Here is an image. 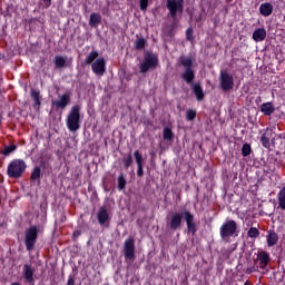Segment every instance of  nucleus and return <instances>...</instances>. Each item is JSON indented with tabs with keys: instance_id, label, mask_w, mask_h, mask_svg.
Listing matches in <instances>:
<instances>
[{
	"instance_id": "nucleus-1",
	"label": "nucleus",
	"mask_w": 285,
	"mask_h": 285,
	"mask_svg": "<svg viewBox=\"0 0 285 285\" xmlns=\"http://www.w3.org/2000/svg\"><path fill=\"white\" fill-rule=\"evenodd\" d=\"M66 125L70 132H77L81 128V107L79 105L71 107L67 115Z\"/></svg>"
},
{
	"instance_id": "nucleus-2",
	"label": "nucleus",
	"mask_w": 285,
	"mask_h": 285,
	"mask_svg": "<svg viewBox=\"0 0 285 285\" xmlns=\"http://www.w3.org/2000/svg\"><path fill=\"white\" fill-rule=\"evenodd\" d=\"M26 161L21 159H14L9 164L7 175L11 177V179H19V177L26 173Z\"/></svg>"
},
{
	"instance_id": "nucleus-3",
	"label": "nucleus",
	"mask_w": 285,
	"mask_h": 285,
	"mask_svg": "<svg viewBox=\"0 0 285 285\" xmlns=\"http://www.w3.org/2000/svg\"><path fill=\"white\" fill-rule=\"evenodd\" d=\"M179 63L185 68L181 77L186 83H190L195 79V71L193 70V59L188 56H183L179 58Z\"/></svg>"
},
{
	"instance_id": "nucleus-4",
	"label": "nucleus",
	"mask_w": 285,
	"mask_h": 285,
	"mask_svg": "<svg viewBox=\"0 0 285 285\" xmlns=\"http://www.w3.org/2000/svg\"><path fill=\"white\" fill-rule=\"evenodd\" d=\"M159 63V60L153 52H147L144 57V60L138 65L139 70L141 73L148 72L149 70H155L157 68V65Z\"/></svg>"
},
{
	"instance_id": "nucleus-5",
	"label": "nucleus",
	"mask_w": 285,
	"mask_h": 285,
	"mask_svg": "<svg viewBox=\"0 0 285 285\" xmlns=\"http://www.w3.org/2000/svg\"><path fill=\"white\" fill-rule=\"evenodd\" d=\"M37 236H38L37 226H31L26 230L24 244H26L27 250L35 249V244H37Z\"/></svg>"
},
{
	"instance_id": "nucleus-6",
	"label": "nucleus",
	"mask_w": 285,
	"mask_h": 285,
	"mask_svg": "<svg viewBox=\"0 0 285 285\" xmlns=\"http://www.w3.org/2000/svg\"><path fill=\"white\" fill-rule=\"evenodd\" d=\"M237 232V223L235 220H227L220 227L222 239H227V237H233Z\"/></svg>"
},
{
	"instance_id": "nucleus-7",
	"label": "nucleus",
	"mask_w": 285,
	"mask_h": 285,
	"mask_svg": "<svg viewBox=\"0 0 285 285\" xmlns=\"http://www.w3.org/2000/svg\"><path fill=\"white\" fill-rule=\"evenodd\" d=\"M71 97L72 95L70 92L59 95L58 99L52 101L53 108H56V110L66 109L67 106H70Z\"/></svg>"
},
{
	"instance_id": "nucleus-8",
	"label": "nucleus",
	"mask_w": 285,
	"mask_h": 285,
	"mask_svg": "<svg viewBox=\"0 0 285 285\" xmlns=\"http://www.w3.org/2000/svg\"><path fill=\"white\" fill-rule=\"evenodd\" d=\"M167 9L170 12V17L175 19L177 12H184V0H167Z\"/></svg>"
},
{
	"instance_id": "nucleus-9",
	"label": "nucleus",
	"mask_w": 285,
	"mask_h": 285,
	"mask_svg": "<svg viewBox=\"0 0 285 285\" xmlns=\"http://www.w3.org/2000/svg\"><path fill=\"white\" fill-rule=\"evenodd\" d=\"M219 83L223 90H233V86H234L233 75H229L226 71H222Z\"/></svg>"
},
{
	"instance_id": "nucleus-10",
	"label": "nucleus",
	"mask_w": 285,
	"mask_h": 285,
	"mask_svg": "<svg viewBox=\"0 0 285 285\" xmlns=\"http://www.w3.org/2000/svg\"><path fill=\"white\" fill-rule=\"evenodd\" d=\"M124 255L126 259L132 262L135 259V239L129 238L124 244Z\"/></svg>"
},
{
	"instance_id": "nucleus-11",
	"label": "nucleus",
	"mask_w": 285,
	"mask_h": 285,
	"mask_svg": "<svg viewBox=\"0 0 285 285\" xmlns=\"http://www.w3.org/2000/svg\"><path fill=\"white\" fill-rule=\"evenodd\" d=\"M92 72L98 77H104L106 72V60L104 58H98L91 65Z\"/></svg>"
},
{
	"instance_id": "nucleus-12",
	"label": "nucleus",
	"mask_w": 285,
	"mask_h": 285,
	"mask_svg": "<svg viewBox=\"0 0 285 285\" xmlns=\"http://www.w3.org/2000/svg\"><path fill=\"white\" fill-rule=\"evenodd\" d=\"M183 215H184L185 222L187 224L188 233H191V235H195L197 233V225L195 224V215H193L188 210L184 212Z\"/></svg>"
},
{
	"instance_id": "nucleus-13",
	"label": "nucleus",
	"mask_w": 285,
	"mask_h": 285,
	"mask_svg": "<svg viewBox=\"0 0 285 285\" xmlns=\"http://www.w3.org/2000/svg\"><path fill=\"white\" fill-rule=\"evenodd\" d=\"M169 228L170 230H180L181 229V214L174 213L169 217Z\"/></svg>"
},
{
	"instance_id": "nucleus-14",
	"label": "nucleus",
	"mask_w": 285,
	"mask_h": 285,
	"mask_svg": "<svg viewBox=\"0 0 285 285\" xmlns=\"http://www.w3.org/2000/svg\"><path fill=\"white\" fill-rule=\"evenodd\" d=\"M97 219L100 226H108V222H110V216L108 215V210L105 209V207L99 208Z\"/></svg>"
},
{
	"instance_id": "nucleus-15",
	"label": "nucleus",
	"mask_w": 285,
	"mask_h": 285,
	"mask_svg": "<svg viewBox=\"0 0 285 285\" xmlns=\"http://www.w3.org/2000/svg\"><path fill=\"white\" fill-rule=\"evenodd\" d=\"M271 137H273V130L265 129L261 137V144L264 148H271Z\"/></svg>"
},
{
	"instance_id": "nucleus-16",
	"label": "nucleus",
	"mask_w": 285,
	"mask_h": 285,
	"mask_svg": "<svg viewBox=\"0 0 285 285\" xmlns=\"http://www.w3.org/2000/svg\"><path fill=\"white\" fill-rule=\"evenodd\" d=\"M35 269H32V266L30 265H24L23 266V277L28 284H32L35 282Z\"/></svg>"
},
{
	"instance_id": "nucleus-17",
	"label": "nucleus",
	"mask_w": 285,
	"mask_h": 285,
	"mask_svg": "<svg viewBox=\"0 0 285 285\" xmlns=\"http://www.w3.org/2000/svg\"><path fill=\"white\" fill-rule=\"evenodd\" d=\"M257 259H259V268H265L268 266V262H271V256L266 252H259Z\"/></svg>"
},
{
	"instance_id": "nucleus-18",
	"label": "nucleus",
	"mask_w": 285,
	"mask_h": 285,
	"mask_svg": "<svg viewBox=\"0 0 285 285\" xmlns=\"http://www.w3.org/2000/svg\"><path fill=\"white\" fill-rule=\"evenodd\" d=\"M259 12L263 17H271L273 14V4L265 2L259 7Z\"/></svg>"
},
{
	"instance_id": "nucleus-19",
	"label": "nucleus",
	"mask_w": 285,
	"mask_h": 285,
	"mask_svg": "<svg viewBox=\"0 0 285 285\" xmlns=\"http://www.w3.org/2000/svg\"><path fill=\"white\" fill-rule=\"evenodd\" d=\"M261 112H263V115H266L267 117H271V115L275 112V106H273V102H264L261 106Z\"/></svg>"
},
{
	"instance_id": "nucleus-20",
	"label": "nucleus",
	"mask_w": 285,
	"mask_h": 285,
	"mask_svg": "<svg viewBox=\"0 0 285 285\" xmlns=\"http://www.w3.org/2000/svg\"><path fill=\"white\" fill-rule=\"evenodd\" d=\"M253 39L256 42L264 41L266 39V29L258 28L253 32Z\"/></svg>"
},
{
	"instance_id": "nucleus-21",
	"label": "nucleus",
	"mask_w": 285,
	"mask_h": 285,
	"mask_svg": "<svg viewBox=\"0 0 285 285\" xmlns=\"http://www.w3.org/2000/svg\"><path fill=\"white\" fill-rule=\"evenodd\" d=\"M279 242V236L275 232H269L267 235V246L273 247Z\"/></svg>"
},
{
	"instance_id": "nucleus-22",
	"label": "nucleus",
	"mask_w": 285,
	"mask_h": 285,
	"mask_svg": "<svg viewBox=\"0 0 285 285\" xmlns=\"http://www.w3.org/2000/svg\"><path fill=\"white\" fill-rule=\"evenodd\" d=\"M193 91L194 95L196 96L197 101H202L204 99V89H202V86L194 83Z\"/></svg>"
},
{
	"instance_id": "nucleus-23",
	"label": "nucleus",
	"mask_w": 285,
	"mask_h": 285,
	"mask_svg": "<svg viewBox=\"0 0 285 285\" xmlns=\"http://www.w3.org/2000/svg\"><path fill=\"white\" fill-rule=\"evenodd\" d=\"M101 23V16L99 13H91L90 14V20H89V26L91 28H97Z\"/></svg>"
},
{
	"instance_id": "nucleus-24",
	"label": "nucleus",
	"mask_w": 285,
	"mask_h": 285,
	"mask_svg": "<svg viewBox=\"0 0 285 285\" xmlns=\"http://www.w3.org/2000/svg\"><path fill=\"white\" fill-rule=\"evenodd\" d=\"M97 57H99V52H97V51H91V52H89L88 55H87V57H86V59H85V63H87V65H92L94 63V61L97 59Z\"/></svg>"
},
{
	"instance_id": "nucleus-25",
	"label": "nucleus",
	"mask_w": 285,
	"mask_h": 285,
	"mask_svg": "<svg viewBox=\"0 0 285 285\" xmlns=\"http://www.w3.org/2000/svg\"><path fill=\"white\" fill-rule=\"evenodd\" d=\"M278 205L282 210H285V187H283L278 193Z\"/></svg>"
},
{
	"instance_id": "nucleus-26",
	"label": "nucleus",
	"mask_w": 285,
	"mask_h": 285,
	"mask_svg": "<svg viewBox=\"0 0 285 285\" xmlns=\"http://www.w3.org/2000/svg\"><path fill=\"white\" fill-rule=\"evenodd\" d=\"M53 63L56 68H63V66H66V58H63V56H56L53 58Z\"/></svg>"
},
{
	"instance_id": "nucleus-27",
	"label": "nucleus",
	"mask_w": 285,
	"mask_h": 285,
	"mask_svg": "<svg viewBox=\"0 0 285 285\" xmlns=\"http://www.w3.org/2000/svg\"><path fill=\"white\" fill-rule=\"evenodd\" d=\"M135 48L136 50H144V48H146V39L142 37L137 38L135 41Z\"/></svg>"
},
{
	"instance_id": "nucleus-28",
	"label": "nucleus",
	"mask_w": 285,
	"mask_h": 285,
	"mask_svg": "<svg viewBox=\"0 0 285 285\" xmlns=\"http://www.w3.org/2000/svg\"><path fill=\"white\" fill-rule=\"evenodd\" d=\"M31 97L33 99V106L35 108H39L41 106V101L39 100V91L37 90H31Z\"/></svg>"
},
{
	"instance_id": "nucleus-29",
	"label": "nucleus",
	"mask_w": 285,
	"mask_h": 285,
	"mask_svg": "<svg viewBox=\"0 0 285 285\" xmlns=\"http://www.w3.org/2000/svg\"><path fill=\"white\" fill-rule=\"evenodd\" d=\"M41 177V168L40 167H35L32 173H31V180L37 181Z\"/></svg>"
},
{
	"instance_id": "nucleus-30",
	"label": "nucleus",
	"mask_w": 285,
	"mask_h": 285,
	"mask_svg": "<svg viewBox=\"0 0 285 285\" xmlns=\"http://www.w3.org/2000/svg\"><path fill=\"white\" fill-rule=\"evenodd\" d=\"M247 235L252 239H255V237H259V229H257V227H250Z\"/></svg>"
},
{
	"instance_id": "nucleus-31",
	"label": "nucleus",
	"mask_w": 285,
	"mask_h": 285,
	"mask_svg": "<svg viewBox=\"0 0 285 285\" xmlns=\"http://www.w3.org/2000/svg\"><path fill=\"white\" fill-rule=\"evenodd\" d=\"M163 137L166 140L173 139V130L169 127H165L163 131Z\"/></svg>"
},
{
	"instance_id": "nucleus-32",
	"label": "nucleus",
	"mask_w": 285,
	"mask_h": 285,
	"mask_svg": "<svg viewBox=\"0 0 285 285\" xmlns=\"http://www.w3.org/2000/svg\"><path fill=\"white\" fill-rule=\"evenodd\" d=\"M134 157L136 160L137 166H144V158L141 157V154L139 151L134 153Z\"/></svg>"
},
{
	"instance_id": "nucleus-33",
	"label": "nucleus",
	"mask_w": 285,
	"mask_h": 285,
	"mask_svg": "<svg viewBox=\"0 0 285 285\" xmlns=\"http://www.w3.org/2000/svg\"><path fill=\"white\" fill-rule=\"evenodd\" d=\"M126 188V178H124V175H120L118 177V190H124Z\"/></svg>"
},
{
	"instance_id": "nucleus-34",
	"label": "nucleus",
	"mask_w": 285,
	"mask_h": 285,
	"mask_svg": "<svg viewBox=\"0 0 285 285\" xmlns=\"http://www.w3.org/2000/svg\"><path fill=\"white\" fill-rule=\"evenodd\" d=\"M122 163L126 168H128L129 166H132V156L130 155L124 156Z\"/></svg>"
},
{
	"instance_id": "nucleus-35",
	"label": "nucleus",
	"mask_w": 285,
	"mask_h": 285,
	"mask_svg": "<svg viewBox=\"0 0 285 285\" xmlns=\"http://www.w3.org/2000/svg\"><path fill=\"white\" fill-rule=\"evenodd\" d=\"M186 117H187L188 121H193V119H195V117H197V111L196 110H187Z\"/></svg>"
},
{
	"instance_id": "nucleus-36",
	"label": "nucleus",
	"mask_w": 285,
	"mask_h": 285,
	"mask_svg": "<svg viewBox=\"0 0 285 285\" xmlns=\"http://www.w3.org/2000/svg\"><path fill=\"white\" fill-rule=\"evenodd\" d=\"M242 153L244 157H248V155H250V145L248 144L243 145Z\"/></svg>"
},
{
	"instance_id": "nucleus-37",
	"label": "nucleus",
	"mask_w": 285,
	"mask_h": 285,
	"mask_svg": "<svg viewBox=\"0 0 285 285\" xmlns=\"http://www.w3.org/2000/svg\"><path fill=\"white\" fill-rule=\"evenodd\" d=\"M17 150V146L11 145L4 149V155H10Z\"/></svg>"
},
{
	"instance_id": "nucleus-38",
	"label": "nucleus",
	"mask_w": 285,
	"mask_h": 285,
	"mask_svg": "<svg viewBox=\"0 0 285 285\" xmlns=\"http://www.w3.org/2000/svg\"><path fill=\"white\" fill-rule=\"evenodd\" d=\"M42 3H40V6H42V8H48L49 6H52V0H41Z\"/></svg>"
},
{
	"instance_id": "nucleus-39",
	"label": "nucleus",
	"mask_w": 285,
	"mask_h": 285,
	"mask_svg": "<svg viewBox=\"0 0 285 285\" xmlns=\"http://www.w3.org/2000/svg\"><path fill=\"white\" fill-rule=\"evenodd\" d=\"M148 8V0H140V10H147Z\"/></svg>"
},
{
	"instance_id": "nucleus-40",
	"label": "nucleus",
	"mask_w": 285,
	"mask_h": 285,
	"mask_svg": "<svg viewBox=\"0 0 285 285\" xmlns=\"http://www.w3.org/2000/svg\"><path fill=\"white\" fill-rule=\"evenodd\" d=\"M138 169H137V175L138 177H144V165H137Z\"/></svg>"
},
{
	"instance_id": "nucleus-41",
	"label": "nucleus",
	"mask_w": 285,
	"mask_h": 285,
	"mask_svg": "<svg viewBox=\"0 0 285 285\" xmlns=\"http://www.w3.org/2000/svg\"><path fill=\"white\" fill-rule=\"evenodd\" d=\"M186 37H187V39H188V41H193V29H187V31H186Z\"/></svg>"
},
{
	"instance_id": "nucleus-42",
	"label": "nucleus",
	"mask_w": 285,
	"mask_h": 285,
	"mask_svg": "<svg viewBox=\"0 0 285 285\" xmlns=\"http://www.w3.org/2000/svg\"><path fill=\"white\" fill-rule=\"evenodd\" d=\"M67 285H75V278L72 276H69Z\"/></svg>"
},
{
	"instance_id": "nucleus-43",
	"label": "nucleus",
	"mask_w": 285,
	"mask_h": 285,
	"mask_svg": "<svg viewBox=\"0 0 285 285\" xmlns=\"http://www.w3.org/2000/svg\"><path fill=\"white\" fill-rule=\"evenodd\" d=\"M79 235H81L80 232H75V233H73V237H79Z\"/></svg>"
},
{
	"instance_id": "nucleus-44",
	"label": "nucleus",
	"mask_w": 285,
	"mask_h": 285,
	"mask_svg": "<svg viewBox=\"0 0 285 285\" xmlns=\"http://www.w3.org/2000/svg\"><path fill=\"white\" fill-rule=\"evenodd\" d=\"M11 285H19V283H12Z\"/></svg>"
}]
</instances>
